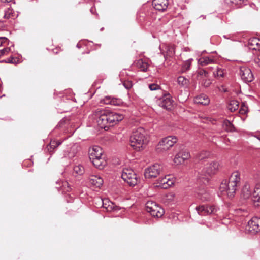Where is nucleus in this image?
Returning a JSON list of instances; mask_svg holds the SVG:
<instances>
[{"instance_id":"1","label":"nucleus","mask_w":260,"mask_h":260,"mask_svg":"<svg viewBox=\"0 0 260 260\" xmlns=\"http://www.w3.org/2000/svg\"><path fill=\"white\" fill-rule=\"evenodd\" d=\"M90 117L96 122L99 127L105 129L117 124L124 118L123 114L102 108L93 111Z\"/></svg>"},{"instance_id":"2","label":"nucleus","mask_w":260,"mask_h":260,"mask_svg":"<svg viewBox=\"0 0 260 260\" xmlns=\"http://www.w3.org/2000/svg\"><path fill=\"white\" fill-rule=\"evenodd\" d=\"M240 174L238 172H233L228 180H224L220 184L219 189L223 194L227 195L229 198H232L237 190L238 185L240 182Z\"/></svg>"},{"instance_id":"3","label":"nucleus","mask_w":260,"mask_h":260,"mask_svg":"<svg viewBox=\"0 0 260 260\" xmlns=\"http://www.w3.org/2000/svg\"><path fill=\"white\" fill-rule=\"evenodd\" d=\"M149 142L145 130L139 127L134 131L130 138L131 146L136 151L143 150Z\"/></svg>"},{"instance_id":"4","label":"nucleus","mask_w":260,"mask_h":260,"mask_svg":"<svg viewBox=\"0 0 260 260\" xmlns=\"http://www.w3.org/2000/svg\"><path fill=\"white\" fill-rule=\"evenodd\" d=\"M89 158L92 164L99 169H102L107 165V161L104 155L102 148L96 145L89 148L88 150Z\"/></svg>"},{"instance_id":"5","label":"nucleus","mask_w":260,"mask_h":260,"mask_svg":"<svg viewBox=\"0 0 260 260\" xmlns=\"http://www.w3.org/2000/svg\"><path fill=\"white\" fill-rule=\"evenodd\" d=\"M219 164L218 162L212 161L207 162L200 172V177L204 178L211 176L217 173Z\"/></svg>"},{"instance_id":"6","label":"nucleus","mask_w":260,"mask_h":260,"mask_svg":"<svg viewBox=\"0 0 260 260\" xmlns=\"http://www.w3.org/2000/svg\"><path fill=\"white\" fill-rule=\"evenodd\" d=\"M146 210L153 217H161L164 214V209L155 202L148 201L146 204Z\"/></svg>"},{"instance_id":"7","label":"nucleus","mask_w":260,"mask_h":260,"mask_svg":"<svg viewBox=\"0 0 260 260\" xmlns=\"http://www.w3.org/2000/svg\"><path fill=\"white\" fill-rule=\"evenodd\" d=\"M121 177L123 180L126 182L130 186H135L138 182L137 175L131 169H123Z\"/></svg>"},{"instance_id":"8","label":"nucleus","mask_w":260,"mask_h":260,"mask_svg":"<svg viewBox=\"0 0 260 260\" xmlns=\"http://www.w3.org/2000/svg\"><path fill=\"white\" fill-rule=\"evenodd\" d=\"M162 170V167L159 164L152 165L145 170L144 175L146 178L151 179L157 177Z\"/></svg>"},{"instance_id":"9","label":"nucleus","mask_w":260,"mask_h":260,"mask_svg":"<svg viewBox=\"0 0 260 260\" xmlns=\"http://www.w3.org/2000/svg\"><path fill=\"white\" fill-rule=\"evenodd\" d=\"M156 103L158 105L167 110H171L173 107L174 101L170 94H164L158 98Z\"/></svg>"},{"instance_id":"10","label":"nucleus","mask_w":260,"mask_h":260,"mask_svg":"<svg viewBox=\"0 0 260 260\" xmlns=\"http://www.w3.org/2000/svg\"><path fill=\"white\" fill-rule=\"evenodd\" d=\"M177 141L175 136H168L164 138L159 143L158 145L160 148L165 151L168 150L172 147Z\"/></svg>"},{"instance_id":"11","label":"nucleus","mask_w":260,"mask_h":260,"mask_svg":"<svg viewBox=\"0 0 260 260\" xmlns=\"http://www.w3.org/2000/svg\"><path fill=\"white\" fill-rule=\"evenodd\" d=\"M174 179L170 175L160 178L157 180L156 186L163 189H167L174 183Z\"/></svg>"},{"instance_id":"12","label":"nucleus","mask_w":260,"mask_h":260,"mask_svg":"<svg viewBox=\"0 0 260 260\" xmlns=\"http://www.w3.org/2000/svg\"><path fill=\"white\" fill-rule=\"evenodd\" d=\"M239 75L245 82H251L254 79L253 73L250 68L242 66L240 68Z\"/></svg>"},{"instance_id":"13","label":"nucleus","mask_w":260,"mask_h":260,"mask_svg":"<svg viewBox=\"0 0 260 260\" xmlns=\"http://www.w3.org/2000/svg\"><path fill=\"white\" fill-rule=\"evenodd\" d=\"M190 157V153L187 150H181L175 155L173 162L175 165H179L184 163Z\"/></svg>"},{"instance_id":"14","label":"nucleus","mask_w":260,"mask_h":260,"mask_svg":"<svg viewBox=\"0 0 260 260\" xmlns=\"http://www.w3.org/2000/svg\"><path fill=\"white\" fill-rule=\"evenodd\" d=\"M247 230L252 234H256L260 231V218L252 217L248 222Z\"/></svg>"},{"instance_id":"15","label":"nucleus","mask_w":260,"mask_h":260,"mask_svg":"<svg viewBox=\"0 0 260 260\" xmlns=\"http://www.w3.org/2000/svg\"><path fill=\"white\" fill-rule=\"evenodd\" d=\"M199 214L206 215L210 214H214L217 211V208L215 206L202 205L196 208Z\"/></svg>"},{"instance_id":"16","label":"nucleus","mask_w":260,"mask_h":260,"mask_svg":"<svg viewBox=\"0 0 260 260\" xmlns=\"http://www.w3.org/2000/svg\"><path fill=\"white\" fill-rule=\"evenodd\" d=\"M78 151V145L77 144H71L67 146L63 151V155L65 157L70 159L75 156Z\"/></svg>"},{"instance_id":"17","label":"nucleus","mask_w":260,"mask_h":260,"mask_svg":"<svg viewBox=\"0 0 260 260\" xmlns=\"http://www.w3.org/2000/svg\"><path fill=\"white\" fill-rule=\"evenodd\" d=\"M102 206L108 212L117 211L120 210V207L107 199L102 200Z\"/></svg>"},{"instance_id":"18","label":"nucleus","mask_w":260,"mask_h":260,"mask_svg":"<svg viewBox=\"0 0 260 260\" xmlns=\"http://www.w3.org/2000/svg\"><path fill=\"white\" fill-rule=\"evenodd\" d=\"M152 5L156 10L164 11L168 8V0H153Z\"/></svg>"},{"instance_id":"19","label":"nucleus","mask_w":260,"mask_h":260,"mask_svg":"<svg viewBox=\"0 0 260 260\" xmlns=\"http://www.w3.org/2000/svg\"><path fill=\"white\" fill-rule=\"evenodd\" d=\"M101 102L112 106H120L122 104V101L120 99L112 98L110 96H105L101 101Z\"/></svg>"},{"instance_id":"20","label":"nucleus","mask_w":260,"mask_h":260,"mask_svg":"<svg viewBox=\"0 0 260 260\" xmlns=\"http://www.w3.org/2000/svg\"><path fill=\"white\" fill-rule=\"evenodd\" d=\"M89 182L93 187L100 188L103 185V180L100 176L92 175L89 176Z\"/></svg>"},{"instance_id":"21","label":"nucleus","mask_w":260,"mask_h":260,"mask_svg":"<svg viewBox=\"0 0 260 260\" xmlns=\"http://www.w3.org/2000/svg\"><path fill=\"white\" fill-rule=\"evenodd\" d=\"M194 102L198 104L207 105L210 103V100L207 95L203 94L197 96L194 99Z\"/></svg>"},{"instance_id":"22","label":"nucleus","mask_w":260,"mask_h":260,"mask_svg":"<svg viewBox=\"0 0 260 260\" xmlns=\"http://www.w3.org/2000/svg\"><path fill=\"white\" fill-rule=\"evenodd\" d=\"M251 199L254 202L260 203V184H257L253 188Z\"/></svg>"},{"instance_id":"23","label":"nucleus","mask_w":260,"mask_h":260,"mask_svg":"<svg viewBox=\"0 0 260 260\" xmlns=\"http://www.w3.org/2000/svg\"><path fill=\"white\" fill-rule=\"evenodd\" d=\"M56 183L57 184H58L59 185L56 187L60 190H62L63 192H69L71 190V186L67 181H62L60 180L58 181Z\"/></svg>"},{"instance_id":"24","label":"nucleus","mask_w":260,"mask_h":260,"mask_svg":"<svg viewBox=\"0 0 260 260\" xmlns=\"http://www.w3.org/2000/svg\"><path fill=\"white\" fill-rule=\"evenodd\" d=\"M252 192L250 185L248 183H246L243 187L241 193V196L244 199H248L250 197H251Z\"/></svg>"},{"instance_id":"25","label":"nucleus","mask_w":260,"mask_h":260,"mask_svg":"<svg viewBox=\"0 0 260 260\" xmlns=\"http://www.w3.org/2000/svg\"><path fill=\"white\" fill-rule=\"evenodd\" d=\"M249 45L251 48L253 50H260V39L257 38H254L249 41Z\"/></svg>"},{"instance_id":"26","label":"nucleus","mask_w":260,"mask_h":260,"mask_svg":"<svg viewBox=\"0 0 260 260\" xmlns=\"http://www.w3.org/2000/svg\"><path fill=\"white\" fill-rule=\"evenodd\" d=\"M136 65L138 68L143 72L146 71L149 67L148 63L143 59L137 60L136 62Z\"/></svg>"},{"instance_id":"27","label":"nucleus","mask_w":260,"mask_h":260,"mask_svg":"<svg viewBox=\"0 0 260 260\" xmlns=\"http://www.w3.org/2000/svg\"><path fill=\"white\" fill-rule=\"evenodd\" d=\"M18 15L15 14V13L11 8H8L5 10L4 18L6 19H14Z\"/></svg>"},{"instance_id":"28","label":"nucleus","mask_w":260,"mask_h":260,"mask_svg":"<svg viewBox=\"0 0 260 260\" xmlns=\"http://www.w3.org/2000/svg\"><path fill=\"white\" fill-rule=\"evenodd\" d=\"M62 143V141L51 140L49 145H47V148L48 150L51 152L53 150L59 146Z\"/></svg>"},{"instance_id":"29","label":"nucleus","mask_w":260,"mask_h":260,"mask_svg":"<svg viewBox=\"0 0 260 260\" xmlns=\"http://www.w3.org/2000/svg\"><path fill=\"white\" fill-rule=\"evenodd\" d=\"M239 103L237 100H231L228 106L229 110L231 112H234L239 108Z\"/></svg>"},{"instance_id":"30","label":"nucleus","mask_w":260,"mask_h":260,"mask_svg":"<svg viewBox=\"0 0 260 260\" xmlns=\"http://www.w3.org/2000/svg\"><path fill=\"white\" fill-rule=\"evenodd\" d=\"M214 62L213 59L209 57H203L199 60V63L201 66H206Z\"/></svg>"},{"instance_id":"31","label":"nucleus","mask_w":260,"mask_h":260,"mask_svg":"<svg viewBox=\"0 0 260 260\" xmlns=\"http://www.w3.org/2000/svg\"><path fill=\"white\" fill-rule=\"evenodd\" d=\"M226 3L232 6H241L243 4L246 2L247 0H225Z\"/></svg>"},{"instance_id":"32","label":"nucleus","mask_w":260,"mask_h":260,"mask_svg":"<svg viewBox=\"0 0 260 260\" xmlns=\"http://www.w3.org/2000/svg\"><path fill=\"white\" fill-rule=\"evenodd\" d=\"M177 82L182 87H186L189 84V80L184 76H179L177 79Z\"/></svg>"},{"instance_id":"33","label":"nucleus","mask_w":260,"mask_h":260,"mask_svg":"<svg viewBox=\"0 0 260 260\" xmlns=\"http://www.w3.org/2000/svg\"><path fill=\"white\" fill-rule=\"evenodd\" d=\"M2 62L16 64L20 62V59L17 57L11 56L6 59L3 60Z\"/></svg>"},{"instance_id":"34","label":"nucleus","mask_w":260,"mask_h":260,"mask_svg":"<svg viewBox=\"0 0 260 260\" xmlns=\"http://www.w3.org/2000/svg\"><path fill=\"white\" fill-rule=\"evenodd\" d=\"M192 59H189L183 62L181 68V72L182 73L186 72L190 69Z\"/></svg>"},{"instance_id":"35","label":"nucleus","mask_w":260,"mask_h":260,"mask_svg":"<svg viewBox=\"0 0 260 260\" xmlns=\"http://www.w3.org/2000/svg\"><path fill=\"white\" fill-rule=\"evenodd\" d=\"M213 74L215 77L222 78L224 77L225 72L224 70L217 67L216 71L213 72Z\"/></svg>"},{"instance_id":"36","label":"nucleus","mask_w":260,"mask_h":260,"mask_svg":"<svg viewBox=\"0 0 260 260\" xmlns=\"http://www.w3.org/2000/svg\"><path fill=\"white\" fill-rule=\"evenodd\" d=\"M208 73L205 70H199L197 73V78L201 80L204 78H208Z\"/></svg>"},{"instance_id":"37","label":"nucleus","mask_w":260,"mask_h":260,"mask_svg":"<svg viewBox=\"0 0 260 260\" xmlns=\"http://www.w3.org/2000/svg\"><path fill=\"white\" fill-rule=\"evenodd\" d=\"M200 198L202 200H207L209 199V195L205 191H201L198 192Z\"/></svg>"},{"instance_id":"38","label":"nucleus","mask_w":260,"mask_h":260,"mask_svg":"<svg viewBox=\"0 0 260 260\" xmlns=\"http://www.w3.org/2000/svg\"><path fill=\"white\" fill-rule=\"evenodd\" d=\"M224 125L225 126V129L228 131L232 132L234 129L233 125L228 120L224 121Z\"/></svg>"},{"instance_id":"39","label":"nucleus","mask_w":260,"mask_h":260,"mask_svg":"<svg viewBox=\"0 0 260 260\" xmlns=\"http://www.w3.org/2000/svg\"><path fill=\"white\" fill-rule=\"evenodd\" d=\"M83 167L81 165L76 166L74 168V171L78 174H82L83 173Z\"/></svg>"},{"instance_id":"40","label":"nucleus","mask_w":260,"mask_h":260,"mask_svg":"<svg viewBox=\"0 0 260 260\" xmlns=\"http://www.w3.org/2000/svg\"><path fill=\"white\" fill-rule=\"evenodd\" d=\"M202 85L205 87H209L211 84V81L210 79L207 78H204L202 79Z\"/></svg>"},{"instance_id":"41","label":"nucleus","mask_w":260,"mask_h":260,"mask_svg":"<svg viewBox=\"0 0 260 260\" xmlns=\"http://www.w3.org/2000/svg\"><path fill=\"white\" fill-rule=\"evenodd\" d=\"M11 50L10 47L4 48L0 50V57L2 56L7 55Z\"/></svg>"},{"instance_id":"42","label":"nucleus","mask_w":260,"mask_h":260,"mask_svg":"<svg viewBox=\"0 0 260 260\" xmlns=\"http://www.w3.org/2000/svg\"><path fill=\"white\" fill-rule=\"evenodd\" d=\"M248 112V107L244 103H242L241 107L239 110V113L241 114H245Z\"/></svg>"},{"instance_id":"43","label":"nucleus","mask_w":260,"mask_h":260,"mask_svg":"<svg viewBox=\"0 0 260 260\" xmlns=\"http://www.w3.org/2000/svg\"><path fill=\"white\" fill-rule=\"evenodd\" d=\"M123 85L127 89H130L133 85L132 81L129 80L124 81L123 83Z\"/></svg>"},{"instance_id":"44","label":"nucleus","mask_w":260,"mask_h":260,"mask_svg":"<svg viewBox=\"0 0 260 260\" xmlns=\"http://www.w3.org/2000/svg\"><path fill=\"white\" fill-rule=\"evenodd\" d=\"M149 88L151 90H155L159 88V86L156 84L149 85Z\"/></svg>"},{"instance_id":"45","label":"nucleus","mask_w":260,"mask_h":260,"mask_svg":"<svg viewBox=\"0 0 260 260\" xmlns=\"http://www.w3.org/2000/svg\"><path fill=\"white\" fill-rule=\"evenodd\" d=\"M254 61L258 67H260V54H258L254 59Z\"/></svg>"},{"instance_id":"46","label":"nucleus","mask_w":260,"mask_h":260,"mask_svg":"<svg viewBox=\"0 0 260 260\" xmlns=\"http://www.w3.org/2000/svg\"><path fill=\"white\" fill-rule=\"evenodd\" d=\"M7 40V38L6 37H0V46L6 43Z\"/></svg>"},{"instance_id":"47","label":"nucleus","mask_w":260,"mask_h":260,"mask_svg":"<svg viewBox=\"0 0 260 260\" xmlns=\"http://www.w3.org/2000/svg\"><path fill=\"white\" fill-rule=\"evenodd\" d=\"M53 52L55 54H57L58 52L61 51V48L60 47L56 48L55 49H52Z\"/></svg>"},{"instance_id":"48","label":"nucleus","mask_w":260,"mask_h":260,"mask_svg":"<svg viewBox=\"0 0 260 260\" xmlns=\"http://www.w3.org/2000/svg\"><path fill=\"white\" fill-rule=\"evenodd\" d=\"M170 49H171V51H170V55L173 56L175 54V51H174V48L171 47V48H170Z\"/></svg>"},{"instance_id":"49","label":"nucleus","mask_w":260,"mask_h":260,"mask_svg":"<svg viewBox=\"0 0 260 260\" xmlns=\"http://www.w3.org/2000/svg\"><path fill=\"white\" fill-rule=\"evenodd\" d=\"M2 3H9L13 0H0Z\"/></svg>"},{"instance_id":"50","label":"nucleus","mask_w":260,"mask_h":260,"mask_svg":"<svg viewBox=\"0 0 260 260\" xmlns=\"http://www.w3.org/2000/svg\"><path fill=\"white\" fill-rule=\"evenodd\" d=\"M258 138V139L260 140V138Z\"/></svg>"}]
</instances>
